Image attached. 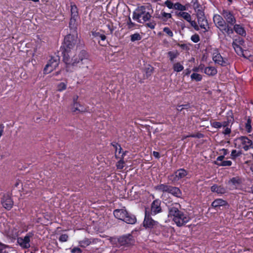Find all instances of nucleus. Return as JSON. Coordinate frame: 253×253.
<instances>
[{"mask_svg": "<svg viewBox=\"0 0 253 253\" xmlns=\"http://www.w3.org/2000/svg\"><path fill=\"white\" fill-rule=\"evenodd\" d=\"M240 153L238 152L236 150H233L231 152V156L232 159H236L240 155Z\"/></svg>", "mask_w": 253, "mask_h": 253, "instance_id": "47", "label": "nucleus"}, {"mask_svg": "<svg viewBox=\"0 0 253 253\" xmlns=\"http://www.w3.org/2000/svg\"><path fill=\"white\" fill-rule=\"evenodd\" d=\"M213 126L215 128H220L222 126V123L215 122L213 123Z\"/></svg>", "mask_w": 253, "mask_h": 253, "instance_id": "53", "label": "nucleus"}, {"mask_svg": "<svg viewBox=\"0 0 253 253\" xmlns=\"http://www.w3.org/2000/svg\"><path fill=\"white\" fill-rule=\"evenodd\" d=\"M204 73L208 76H213L217 74V71L215 67L210 66L205 68Z\"/></svg>", "mask_w": 253, "mask_h": 253, "instance_id": "22", "label": "nucleus"}, {"mask_svg": "<svg viewBox=\"0 0 253 253\" xmlns=\"http://www.w3.org/2000/svg\"><path fill=\"white\" fill-rule=\"evenodd\" d=\"M233 28H232L233 31H235V32L243 37H245L246 35V32L245 30L244 29V27H243L241 25L239 24H235L233 26Z\"/></svg>", "mask_w": 253, "mask_h": 253, "instance_id": "21", "label": "nucleus"}, {"mask_svg": "<svg viewBox=\"0 0 253 253\" xmlns=\"http://www.w3.org/2000/svg\"><path fill=\"white\" fill-rule=\"evenodd\" d=\"M73 113L78 114L85 111V109L78 103H73L71 108Z\"/></svg>", "mask_w": 253, "mask_h": 253, "instance_id": "23", "label": "nucleus"}, {"mask_svg": "<svg viewBox=\"0 0 253 253\" xmlns=\"http://www.w3.org/2000/svg\"><path fill=\"white\" fill-rule=\"evenodd\" d=\"M211 190L212 192H215L217 194H223L227 192L226 188L221 185L214 184L211 187Z\"/></svg>", "mask_w": 253, "mask_h": 253, "instance_id": "19", "label": "nucleus"}, {"mask_svg": "<svg viewBox=\"0 0 253 253\" xmlns=\"http://www.w3.org/2000/svg\"><path fill=\"white\" fill-rule=\"evenodd\" d=\"M7 246L0 243V253H6L4 251Z\"/></svg>", "mask_w": 253, "mask_h": 253, "instance_id": "52", "label": "nucleus"}, {"mask_svg": "<svg viewBox=\"0 0 253 253\" xmlns=\"http://www.w3.org/2000/svg\"><path fill=\"white\" fill-rule=\"evenodd\" d=\"M224 155H221V156H218L217 158H216V161L215 162H223V160L224 159Z\"/></svg>", "mask_w": 253, "mask_h": 253, "instance_id": "55", "label": "nucleus"}, {"mask_svg": "<svg viewBox=\"0 0 253 253\" xmlns=\"http://www.w3.org/2000/svg\"><path fill=\"white\" fill-rule=\"evenodd\" d=\"M4 126L3 124L0 125V137L2 135Z\"/></svg>", "mask_w": 253, "mask_h": 253, "instance_id": "57", "label": "nucleus"}, {"mask_svg": "<svg viewBox=\"0 0 253 253\" xmlns=\"http://www.w3.org/2000/svg\"><path fill=\"white\" fill-rule=\"evenodd\" d=\"M71 16L74 17H79L78 9L75 4L71 5Z\"/></svg>", "mask_w": 253, "mask_h": 253, "instance_id": "33", "label": "nucleus"}, {"mask_svg": "<svg viewBox=\"0 0 253 253\" xmlns=\"http://www.w3.org/2000/svg\"><path fill=\"white\" fill-rule=\"evenodd\" d=\"M183 109H184V107H183V106H182V105L178 106L177 107V110L178 111H182V110Z\"/></svg>", "mask_w": 253, "mask_h": 253, "instance_id": "60", "label": "nucleus"}, {"mask_svg": "<svg viewBox=\"0 0 253 253\" xmlns=\"http://www.w3.org/2000/svg\"><path fill=\"white\" fill-rule=\"evenodd\" d=\"M78 18L71 17L70 21L69 22V27L71 30L76 33L77 29V22L76 21Z\"/></svg>", "mask_w": 253, "mask_h": 253, "instance_id": "29", "label": "nucleus"}, {"mask_svg": "<svg viewBox=\"0 0 253 253\" xmlns=\"http://www.w3.org/2000/svg\"><path fill=\"white\" fill-rule=\"evenodd\" d=\"M151 215L149 212L146 210L143 225L146 228L150 229L156 234H159L161 232L165 230V226L159 224L157 221L153 219Z\"/></svg>", "mask_w": 253, "mask_h": 253, "instance_id": "3", "label": "nucleus"}, {"mask_svg": "<svg viewBox=\"0 0 253 253\" xmlns=\"http://www.w3.org/2000/svg\"><path fill=\"white\" fill-rule=\"evenodd\" d=\"M126 151H125L122 153V154L121 155V157H120V158H121V159L119 162H118V163L116 164V167L117 169H122L124 167L125 162L123 160V159L124 158V156L126 155Z\"/></svg>", "mask_w": 253, "mask_h": 253, "instance_id": "32", "label": "nucleus"}, {"mask_svg": "<svg viewBox=\"0 0 253 253\" xmlns=\"http://www.w3.org/2000/svg\"><path fill=\"white\" fill-rule=\"evenodd\" d=\"M164 4L169 9H174L175 10H180V12L185 11L186 10V6L182 5L179 2H176L173 3L170 0H167L165 2Z\"/></svg>", "mask_w": 253, "mask_h": 253, "instance_id": "15", "label": "nucleus"}, {"mask_svg": "<svg viewBox=\"0 0 253 253\" xmlns=\"http://www.w3.org/2000/svg\"><path fill=\"white\" fill-rule=\"evenodd\" d=\"M220 151L222 152V153L223 154V155H224V156H225L228 153V150L226 149H222L221 150H220Z\"/></svg>", "mask_w": 253, "mask_h": 253, "instance_id": "58", "label": "nucleus"}, {"mask_svg": "<svg viewBox=\"0 0 253 253\" xmlns=\"http://www.w3.org/2000/svg\"><path fill=\"white\" fill-rule=\"evenodd\" d=\"M67 84L63 82L59 83L57 86V90L60 92L65 90Z\"/></svg>", "mask_w": 253, "mask_h": 253, "instance_id": "39", "label": "nucleus"}, {"mask_svg": "<svg viewBox=\"0 0 253 253\" xmlns=\"http://www.w3.org/2000/svg\"><path fill=\"white\" fill-rule=\"evenodd\" d=\"M3 207L8 210H10L13 205V202L11 198L8 195L4 196L1 201Z\"/></svg>", "mask_w": 253, "mask_h": 253, "instance_id": "17", "label": "nucleus"}, {"mask_svg": "<svg viewBox=\"0 0 253 253\" xmlns=\"http://www.w3.org/2000/svg\"><path fill=\"white\" fill-rule=\"evenodd\" d=\"M92 35L94 38H95L97 40H99L100 39L102 42L105 41L106 39V37L104 34L97 31H92Z\"/></svg>", "mask_w": 253, "mask_h": 253, "instance_id": "25", "label": "nucleus"}, {"mask_svg": "<svg viewBox=\"0 0 253 253\" xmlns=\"http://www.w3.org/2000/svg\"><path fill=\"white\" fill-rule=\"evenodd\" d=\"M191 40L195 43H197L200 41V37L198 35L195 34L191 36Z\"/></svg>", "mask_w": 253, "mask_h": 253, "instance_id": "46", "label": "nucleus"}, {"mask_svg": "<svg viewBox=\"0 0 253 253\" xmlns=\"http://www.w3.org/2000/svg\"><path fill=\"white\" fill-rule=\"evenodd\" d=\"M68 235L67 234H64L60 235L59 238V240L61 242H65L68 241Z\"/></svg>", "mask_w": 253, "mask_h": 253, "instance_id": "42", "label": "nucleus"}, {"mask_svg": "<svg viewBox=\"0 0 253 253\" xmlns=\"http://www.w3.org/2000/svg\"><path fill=\"white\" fill-rule=\"evenodd\" d=\"M151 17L150 13L146 11V7L141 6L138 7L133 12L132 18L133 20L137 21L140 23H143L148 21Z\"/></svg>", "mask_w": 253, "mask_h": 253, "instance_id": "7", "label": "nucleus"}, {"mask_svg": "<svg viewBox=\"0 0 253 253\" xmlns=\"http://www.w3.org/2000/svg\"><path fill=\"white\" fill-rule=\"evenodd\" d=\"M232 162L231 161H223L221 162H215V164L220 167L230 166L232 165Z\"/></svg>", "mask_w": 253, "mask_h": 253, "instance_id": "36", "label": "nucleus"}, {"mask_svg": "<svg viewBox=\"0 0 253 253\" xmlns=\"http://www.w3.org/2000/svg\"><path fill=\"white\" fill-rule=\"evenodd\" d=\"M212 60L215 64L221 66H226L228 64L227 60L223 58L217 50H214L213 52Z\"/></svg>", "mask_w": 253, "mask_h": 253, "instance_id": "13", "label": "nucleus"}, {"mask_svg": "<svg viewBox=\"0 0 253 253\" xmlns=\"http://www.w3.org/2000/svg\"><path fill=\"white\" fill-rule=\"evenodd\" d=\"M78 98V96H76L74 97V98H73V103H78L77 102Z\"/></svg>", "mask_w": 253, "mask_h": 253, "instance_id": "63", "label": "nucleus"}, {"mask_svg": "<svg viewBox=\"0 0 253 253\" xmlns=\"http://www.w3.org/2000/svg\"><path fill=\"white\" fill-rule=\"evenodd\" d=\"M154 188L156 190L160 192L169 193L176 198H182V191L177 187L166 184H160L156 186Z\"/></svg>", "mask_w": 253, "mask_h": 253, "instance_id": "6", "label": "nucleus"}, {"mask_svg": "<svg viewBox=\"0 0 253 253\" xmlns=\"http://www.w3.org/2000/svg\"><path fill=\"white\" fill-rule=\"evenodd\" d=\"M188 171L183 169H180L175 172V177L173 180L177 181L186 176Z\"/></svg>", "mask_w": 253, "mask_h": 253, "instance_id": "20", "label": "nucleus"}, {"mask_svg": "<svg viewBox=\"0 0 253 253\" xmlns=\"http://www.w3.org/2000/svg\"><path fill=\"white\" fill-rule=\"evenodd\" d=\"M232 117H231L230 118H228L226 121H224L222 123V126L224 127H228V126L229 125V124L231 123V122L232 121Z\"/></svg>", "mask_w": 253, "mask_h": 253, "instance_id": "45", "label": "nucleus"}, {"mask_svg": "<svg viewBox=\"0 0 253 253\" xmlns=\"http://www.w3.org/2000/svg\"><path fill=\"white\" fill-rule=\"evenodd\" d=\"M141 39V36L139 33H135L130 36V40L131 42L139 41Z\"/></svg>", "mask_w": 253, "mask_h": 253, "instance_id": "38", "label": "nucleus"}, {"mask_svg": "<svg viewBox=\"0 0 253 253\" xmlns=\"http://www.w3.org/2000/svg\"><path fill=\"white\" fill-rule=\"evenodd\" d=\"M202 76L201 74H198L197 73H193L191 75V79L192 81L200 82L202 81Z\"/></svg>", "mask_w": 253, "mask_h": 253, "instance_id": "34", "label": "nucleus"}, {"mask_svg": "<svg viewBox=\"0 0 253 253\" xmlns=\"http://www.w3.org/2000/svg\"><path fill=\"white\" fill-rule=\"evenodd\" d=\"M242 183L241 179L238 177H234L231 178L227 182L229 190H233L239 188Z\"/></svg>", "mask_w": 253, "mask_h": 253, "instance_id": "16", "label": "nucleus"}, {"mask_svg": "<svg viewBox=\"0 0 253 253\" xmlns=\"http://www.w3.org/2000/svg\"><path fill=\"white\" fill-rule=\"evenodd\" d=\"M199 68L200 71H203V70H204V65L203 64H200L199 66Z\"/></svg>", "mask_w": 253, "mask_h": 253, "instance_id": "62", "label": "nucleus"}, {"mask_svg": "<svg viewBox=\"0 0 253 253\" xmlns=\"http://www.w3.org/2000/svg\"><path fill=\"white\" fill-rule=\"evenodd\" d=\"M244 42H245L244 40L242 38H239L238 39H235L233 41V43L241 46V45H243Z\"/></svg>", "mask_w": 253, "mask_h": 253, "instance_id": "41", "label": "nucleus"}, {"mask_svg": "<svg viewBox=\"0 0 253 253\" xmlns=\"http://www.w3.org/2000/svg\"><path fill=\"white\" fill-rule=\"evenodd\" d=\"M134 26H135V24L131 21L130 18L129 17L128 21L127 22L128 28H129V29L132 28L133 27H134Z\"/></svg>", "mask_w": 253, "mask_h": 253, "instance_id": "51", "label": "nucleus"}, {"mask_svg": "<svg viewBox=\"0 0 253 253\" xmlns=\"http://www.w3.org/2000/svg\"><path fill=\"white\" fill-rule=\"evenodd\" d=\"M118 242L121 246L128 247L134 244V239L131 234H128L120 237L118 239Z\"/></svg>", "mask_w": 253, "mask_h": 253, "instance_id": "11", "label": "nucleus"}, {"mask_svg": "<svg viewBox=\"0 0 253 253\" xmlns=\"http://www.w3.org/2000/svg\"><path fill=\"white\" fill-rule=\"evenodd\" d=\"M196 15L197 18L205 16L204 11L201 9H198L196 10Z\"/></svg>", "mask_w": 253, "mask_h": 253, "instance_id": "48", "label": "nucleus"}, {"mask_svg": "<svg viewBox=\"0 0 253 253\" xmlns=\"http://www.w3.org/2000/svg\"><path fill=\"white\" fill-rule=\"evenodd\" d=\"M60 62V57L58 55H55L51 56L48 63L44 68V73L48 74L58 67Z\"/></svg>", "mask_w": 253, "mask_h": 253, "instance_id": "8", "label": "nucleus"}, {"mask_svg": "<svg viewBox=\"0 0 253 253\" xmlns=\"http://www.w3.org/2000/svg\"><path fill=\"white\" fill-rule=\"evenodd\" d=\"M190 23L191 26H192L194 29L196 31L199 30V26L197 25V23L195 21H192L191 18L190 19V21H188Z\"/></svg>", "mask_w": 253, "mask_h": 253, "instance_id": "44", "label": "nucleus"}, {"mask_svg": "<svg viewBox=\"0 0 253 253\" xmlns=\"http://www.w3.org/2000/svg\"><path fill=\"white\" fill-rule=\"evenodd\" d=\"M198 24L201 29H203L202 32L206 33L209 29L208 21L205 16L197 18Z\"/></svg>", "mask_w": 253, "mask_h": 253, "instance_id": "18", "label": "nucleus"}, {"mask_svg": "<svg viewBox=\"0 0 253 253\" xmlns=\"http://www.w3.org/2000/svg\"><path fill=\"white\" fill-rule=\"evenodd\" d=\"M163 31L170 37H172L173 35L172 31L169 27H165Z\"/></svg>", "mask_w": 253, "mask_h": 253, "instance_id": "43", "label": "nucleus"}, {"mask_svg": "<svg viewBox=\"0 0 253 253\" xmlns=\"http://www.w3.org/2000/svg\"><path fill=\"white\" fill-rule=\"evenodd\" d=\"M113 213L116 218L123 220L127 224H133L136 222L135 215L128 213L125 208L116 209L114 211Z\"/></svg>", "mask_w": 253, "mask_h": 253, "instance_id": "4", "label": "nucleus"}, {"mask_svg": "<svg viewBox=\"0 0 253 253\" xmlns=\"http://www.w3.org/2000/svg\"><path fill=\"white\" fill-rule=\"evenodd\" d=\"M112 146L115 149V157L118 159L120 158V154L121 153L122 148L120 144L117 143H112Z\"/></svg>", "mask_w": 253, "mask_h": 253, "instance_id": "30", "label": "nucleus"}, {"mask_svg": "<svg viewBox=\"0 0 253 253\" xmlns=\"http://www.w3.org/2000/svg\"><path fill=\"white\" fill-rule=\"evenodd\" d=\"M168 57L171 62H173L178 55L179 52L177 50H174L168 52Z\"/></svg>", "mask_w": 253, "mask_h": 253, "instance_id": "31", "label": "nucleus"}, {"mask_svg": "<svg viewBox=\"0 0 253 253\" xmlns=\"http://www.w3.org/2000/svg\"><path fill=\"white\" fill-rule=\"evenodd\" d=\"M171 13H167L163 11H161L160 15L158 17L159 19L164 22L167 21L169 19L171 18Z\"/></svg>", "mask_w": 253, "mask_h": 253, "instance_id": "28", "label": "nucleus"}, {"mask_svg": "<svg viewBox=\"0 0 253 253\" xmlns=\"http://www.w3.org/2000/svg\"><path fill=\"white\" fill-rule=\"evenodd\" d=\"M192 71L195 72V73L196 72H198V71H200L199 70V66L198 67H194L193 69H192Z\"/></svg>", "mask_w": 253, "mask_h": 253, "instance_id": "61", "label": "nucleus"}, {"mask_svg": "<svg viewBox=\"0 0 253 253\" xmlns=\"http://www.w3.org/2000/svg\"><path fill=\"white\" fill-rule=\"evenodd\" d=\"M213 22L215 26L223 34L230 35L233 33V30L231 26H228L222 16L218 14L214 15L213 17Z\"/></svg>", "mask_w": 253, "mask_h": 253, "instance_id": "5", "label": "nucleus"}, {"mask_svg": "<svg viewBox=\"0 0 253 253\" xmlns=\"http://www.w3.org/2000/svg\"><path fill=\"white\" fill-rule=\"evenodd\" d=\"M232 46L237 54L244 56L243 50L240 45L232 43Z\"/></svg>", "mask_w": 253, "mask_h": 253, "instance_id": "35", "label": "nucleus"}, {"mask_svg": "<svg viewBox=\"0 0 253 253\" xmlns=\"http://www.w3.org/2000/svg\"><path fill=\"white\" fill-rule=\"evenodd\" d=\"M221 14L224 18L225 22L228 24V26L232 27L236 23V19L232 11L223 9L221 12Z\"/></svg>", "mask_w": 253, "mask_h": 253, "instance_id": "10", "label": "nucleus"}, {"mask_svg": "<svg viewBox=\"0 0 253 253\" xmlns=\"http://www.w3.org/2000/svg\"><path fill=\"white\" fill-rule=\"evenodd\" d=\"M190 73H191V71L189 70V69H187L186 71L185 75L188 76L190 74Z\"/></svg>", "mask_w": 253, "mask_h": 253, "instance_id": "64", "label": "nucleus"}, {"mask_svg": "<svg viewBox=\"0 0 253 253\" xmlns=\"http://www.w3.org/2000/svg\"><path fill=\"white\" fill-rule=\"evenodd\" d=\"M173 69L174 71L179 72L183 70L184 67L182 65L178 62L174 64L173 66Z\"/></svg>", "mask_w": 253, "mask_h": 253, "instance_id": "37", "label": "nucleus"}, {"mask_svg": "<svg viewBox=\"0 0 253 253\" xmlns=\"http://www.w3.org/2000/svg\"><path fill=\"white\" fill-rule=\"evenodd\" d=\"M153 68L151 66H150L149 67L147 68L146 72V76L147 77L150 76L152 73L153 72Z\"/></svg>", "mask_w": 253, "mask_h": 253, "instance_id": "50", "label": "nucleus"}, {"mask_svg": "<svg viewBox=\"0 0 253 253\" xmlns=\"http://www.w3.org/2000/svg\"><path fill=\"white\" fill-rule=\"evenodd\" d=\"M78 41L77 33L69 34L64 38V45L61 47L63 61L66 64L67 72H73L77 67L87 69L90 64L86 51L82 50L78 55H74L72 50L75 48Z\"/></svg>", "mask_w": 253, "mask_h": 253, "instance_id": "1", "label": "nucleus"}, {"mask_svg": "<svg viewBox=\"0 0 253 253\" xmlns=\"http://www.w3.org/2000/svg\"><path fill=\"white\" fill-rule=\"evenodd\" d=\"M153 155L156 158H160V154H159V153L158 152L153 151Z\"/></svg>", "mask_w": 253, "mask_h": 253, "instance_id": "59", "label": "nucleus"}, {"mask_svg": "<svg viewBox=\"0 0 253 253\" xmlns=\"http://www.w3.org/2000/svg\"><path fill=\"white\" fill-rule=\"evenodd\" d=\"M245 128L248 132L250 133L252 131V126H251V120L249 118L247 120V121L245 124Z\"/></svg>", "mask_w": 253, "mask_h": 253, "instance_id": "40", "label": "nucleus"}, {"mask_svg": "<svg viewBox=\"0 0 253 253\" xmlns=\"http://www.w3.org/2000/svg\"><path fill=\"white\" fill-rule=\"evenodd\" d=\"M181 205L177 203H174L168 206V216L172 218V220L178 227L185 225L191 219L189 213L182 211Z\"/></svg>", "mask_w": 253, "mask_h": 253, "instance_id": "2", "label": "nucleus"}, {"mask_svg": "<svg viewBox=\"0 0 253 253\" xmlns=\"http://www.w3.org/2000/svg\"><path fill=\"white\" fill-rule=\"evenodd\" d=\"M93 243V240L92 239L84 238L82 241H79V246L82 248H86Z\"/></svg>", "mask_w": 253, "mask_h": 253, "instance_id": "26", "label": "nucleus"}, {"mask_svg": "<svg viewBox=\"0 0 253 253\" xmlns=\"http://www.w3.org/2000/svg\"><path fill=\"white\" fill-rule=\"evenodd\" d=\"M34 234L32 232H29L24 237H20L17 239L18 244L24 249H29L30 247L31 239L33 238Z\"/></svg>", "mask_w": 253, "mask_h": 253, "instance_id": "9", "label": "nucleus"}, {"mask_svg": "<svg viewBox=\"0 0 253 253\" xmlns=\"http://www.w3.org/2000/svg\"><path fill=\"white\" fill-rule=\"evenodd\" d=\"M147 27H149L151 29H154L156 26V23L155 22H150L147 23Z\"/></svg>", "mask_w": 253, "mask_h": 253, "instance_id": "54", "label": "nucleus"}, {"mask_svg": "<svg viewBox=\"0 0 253 253\" xmlns=\"http://www.w3.org/2000/svg\"><path fill=\"white\" fill-rule=\"evenodd\" d=\"M71 253H82V250L78 247H74L71 250Z\"/></svg>", "mask_w": 253, "mask_h": 253, "instance_id": "49", "label": "nucleus"}, {"mask_svg": "<svg viewBox=\"0 0 253 253\" xmlns=\"http://www.w3.org/2000/svg\"><path fill=\"white\" fill-rule=\"evenodd\" d=\"M175 14L177 17H182L187 22L190 21V19L191 18V15L188 12H184V11L182 12H176Z\"/></svg>", "mask_w": 253, "mask_h": 253, "instance_id": "27", "label": "nucleus"}, {"mask_svg": "<svg viewBox=\"0 0 253 253\" xmlns=\"http://www.w3.org/2000/svg\"><path fill=\"white\" fill-rule=\"evenodd\" d=\"M237 140L242 144V148L245 151L253 149V141L246 136H241Z\"/></svg>", "mask_w": 253, "mask_h": 253, "instance_id": "14", "label": "nucleus"}, {"mask_svg": "<svg viewBox=\"0 0 253 253\" xmlns=\"http://www.w3.org/2000/svg\"><path fill=\"white\" fill-rule=\"evenodd\" d=\"M231 132V129L230 128L226 127L223 131L224 134H229Z\"/></svg>", "mask_w": 253, "mask_h": 253, "instance_id": "56", "label": "nucleus"}, {"mask_svg": "<svg viewBox=\"0 0 253 253\" xmlns=\"http://www.w3.org/2000/svg\"><path fill=\"white\" fill-rule=\"evenodd\" d=\"M227 204L226 201L221 199H217L215 200L211 204V206L214 208H217L220 206H225Z\"/></svg>", "mask_w": 253, "mask_h": 253, "instance_id": "24", "label": "nucleus"}, {"mask_svg": "<svg viewBox=\"0 0 253 253\" xmlns=\"http://www.w3.org/2000/svg\"><path fill=\"white\" fill-rule=\"evenodd\" d=\"M162 211L161 207V201L159 199H157L153 201L151 205V210L150 214L155 215Z\"/></svg>", "mask_w": 253, "mask_h": 253, "instance_id": "12", "label": "nucleus"}]
</instances>
